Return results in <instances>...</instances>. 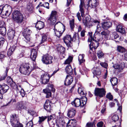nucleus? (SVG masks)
I'll use <instances>...</instances> for the list:
<instances>
[{
	"instance_id": "obj_1",
	"label": "nucleus",
	"mask_w": 127,
	"mask_h": 127,
	"mask_svg": "<svg viewBox=\"0 0 127 127\" xmlns=\"http://www.w3.org/2000/svg\"><path fill=\"white\" fill-rule=\"evenodd\" d=\"M80 4L79 6L80 11L81 13V16L84 17V13L83 7L84 6H87L92 8H95L98 5V0H80Z\"/></svg>"
},
{
	"instance_id": "obj_2",
	"label": "nucleus",
	"mask_w": 127,
	"mask_h": 127,
	"mask_svg": "<svg viewBox=\"0 0 127 127\" xmlns=\"http://www.w3.org/2000/svg\"><path fill=\"white\" fill-rule=\"evenodd\" d=\"M1 8H2V9L0 15L3 18H5L8 17L12 11L11 7L7 5H5L3 7L2 6H0V9H1Z\"/></svg>"
},
{
	"instance_id": "obj_3",
	"label": "nucleus",
	"mask_w": 127,
	"mask_h": 127,
	"mask_svg": "<svg viewBox=\"0 0 127 127\" xmlns=\"http://www.w3.org/2000/svg\"><path fill=\"white\" fill-rule=\"evenodd\" d=\"M12 18L14 21L18 23H21L23 20L22 14L19 11H15L12 14Z\"/></svg>"
},
{
	"instance_id": "obj_4",
	"label": "nucleus",
	"mask_w": 127,
	"mask_h": 127,
	"mask_svg": "<svg viewBox=\"0 0 127 127\" xmlns=\"http://www.w3.org/2000/svg\"><path fill=\"white\" fill-rule=\"evenodd\" d=\"M21 73L25 75H28L31 71L30 65L28 64H25L21 66L19 69Z\"/></svg>"
},
{
	"instance_id": "obj_5",
	"label": "nucleus",
	"mask_w": 127,
	"mask_h": 127,
	"mask_svg": "<svg viewBox=\"0 0 127 127\" xmlns=\"http://www.w3.org/2000/svg\"><path fill=\"white\" fill-rule=\"evenodd\" d=\"M48 88L43 90V92L46 94V97L48 98L51 97V91L54 92L55 89L53 88V86L52 84H48L47 85Z\"/></svg>"
},
{
	"instance_id": "obj_6",
	"label": "nucleus",
	"mask_w": 127,
	"mask_h": 127,
	"mask_svg": "<svg viewBox=\"0 0 127 127\" xmlns=\"http://www.w3.org/2000/svg\"><path fill=\"white\" fill-rule=\"evenodd\" d=\"M52 57L48 54L43 55L42 57V61L45 64H47L52 63Z\"/></svg>"
},
{
	"instance_id": "obj_7",
	"label": "nucleus",
	"mask_w": 127,
	"mask_h": 127,
	"mask_svg": "<svg viewBox=\"0 0 127 127\" xmlns=\"http://www.w3.org/2000/svg\"><path fill=\"white\" fill-rule=\"evenodd\" d=\"M106 93V92L105 89L103 88H96L95 90V95L100 97H102L104 96Z\"/></svg>"
},
{
	"instance_id": "obj_8",
	"label": "nucleus",
	"mask_w": 127,
	"mask_h": 127,
	"mask_svg": "<svg viewBox=\"0 0 127 127\" xmlns=\"http://www.w3.org/2000/svg\"><path fill=\"white\" fill-rule=\"evenodd\" d=\"M57 12L55 11L51 12L50 15L48 19V22L51 25H54L56 21Z\"/></svg>"
},
{
	"instance_id": "obj_9",
	"label": "nucleus",
	"mask_w": 127,
	"mask_h": 127,
	"mask_svg": "<svg viewBox=\"0 0 127 127\" xmlns=\"http://www.w3.org/2000/svg\"><path fill=\"white\" fill-rule=\"evenodd\" d=\"M50 77L48 74L45 73L41 76V82L42 84H46L49 81Z\"/></svg>"
},
{
	"instance_id": "obj_10",
	"label": "nucleus",
	"mask_w": 127,
	"mask_h": 127,
	"mask_svg": "<svg viewBox=\"0 0 127 127\" xmlns=\"http://www.w3.org/2000/svg\"><path fill=\"white\" fill-rule=\"evenodd\" d=\"M29 103L26 101H21L17 103V108L18 109L21 110L23 109H26L28 107V105Z\"/></svg>"
},
{
	"instance_id": "obj_11",
	"label": "nucleus",
	"mask_w": 127,
	"mask_h": 127,
	"mask_svg": "<svg viewBox=\"0 0 127 127\" xmlns=\"http://www.w3.org/2000/svg\"><path fill=\"white\" fill-rule=\"evenodd\" d=\"M88 42L90 43L89 46L91 50H92L93 48L94 49H96L99 46L98 41L96 40H88Z\"/></svg>"
},
{
	"instance_id": "obj_12",
	"label": "nucleus",
	"mask_w": 127,
	"mask_h": 127,
	"mask_svg": "<svg viewBox=\"0 0 127 127\" xmlns=\"http://www.w3.org/2000/svg\"><path fill=\"white\" fill-rule=\"evenodd\" d=\"M52 103L48 99L46 100L44 107V108L47 111L50 112L51 109Z\"/></svg>"
},
{
	"instance_id": "obj_13",
	"label": "nucleus",
	"mask_w": 127,
	"mask_h": 127,
	"mask_svg": "<svg viewBox=\"0 0 127 127\" xmlns=\"http://www.w3.org/2000/svg\"><path fill=\"white\" fill-rule=\"evenodd\" d=\"M10 122L12 126V124L15 125L18 121V117L16 114L12 115L10 118Z\"/></svg>"
},
{
	"instance_id": "obj_14",
	"label": "nucleus",
	"mask_w": 127,
	"mask_h": 127,
	"mask_svg": "<svg viewBox=\"0 0 127 127\" xmlns=\"http://www.w3.org/2000/svg\"><path fill=\"white\" fill-rule=\"evenodd\" d=\"M73 81V77L70 75H68L66 76L64 81V85L66 86L70 85L72 83Z\"/></svg>"
},
{
	"instance_id": "obj_15",
	"label": "nucleus",
	"mask_w": 127,
	"mask_h": 127,
	"mask_svg": "<svg viewBox=\"0 0 127 127\" xmlns=\"http://www.w3.org/2000/svg\"><path fill=\"white\" fill-rule=\"evenodd\" d=\"M30 30L27 29H25L23 32V36L26 40H29L30 38Z\"/></svg>"
},
{
	"instance_id": "obj_16",
	"label": "nucleus",
	"mask_w": 127,
	"mask_h": 127,
	"mask_svg": "<svg viewBox=\"0 0 127 127\" xmlns=\"http://www.w3.org/2000/svg\"><path fill=\"white\" fill-rule=\"evenodd\" d=\"M38 49H32L31 51V58L33 61H35L37 55Z\"/></svg>"
},
{
	"instance_id": "obj_17",
	"label": "nucleus",
	"mask_w": 127,
	"mask_h": 127,
	"mask_svg": "<svg viewBox=\"0 0 127 127\" xmlns=\"http://www.w3.org/2000/svg\"><path fill=\"white\" fill-rule=\"evenodd\" d=\"M76 113V111L74 108H71L68 110L67 116L69 118H71L74 116Z\"/></svg>"
},
{
	"instance_id": "obj_18",
	"label": "nucleus",
	"mask_w": 127,
	"mask_h": 127,
	"mask_svg": "<svg viewBox=\"0 0 127 127\" xmlns=\"http://www.w3.org/2000/svg\"><path fill=\"white\" fill-rule=\"evenodd\" d=\"M92 23H95L97 25V28L95 32V33H99L101 31V28L99 25V22L97 20H93L92 21Z\"/></svg>"
},
{
	"instance_id": "obj_19",
	"label": "nucleus",
	"mask_w": 127,
	"mask_h": 127,
	"mask_svg": "<svg viewBox=\"0 0 127 127\" xmlns=\"http://www.w3.org/2000/svg\"><path fill=\"white\" fill-rule=\"evenodd\" d=\"M124 67V65L123 64H115L113 66V67L119 72L122 71Z\"/></svg>"
},
{
	"instance_id": "obj_20",
	"label": "nucleus",
	"mask_w": 127,
	"mask_h": 127,
	"mask_svg": "<svg viewBox=\"0 0 127 127\" xmlns=\"http://www.w3.org/2000/svg\"><path fill=\"white\" fill-rule=\"evenodd\" d=\"M102 25L103 28L104 29L107 30L111 27L112 23L110 22H106L103 23Z\"/></svg>"
},
{
	"instance_id": "obj_21",
	"label": "nucleus",
	"mask_w": 127,
	"mask_h": 127,
	"mask_svg": "<svg viewBox=\"0 0 127 127\" xmlns=\"http://www.w3.org/2000/svg\"><path fill=\"white\" fill-rule=\"evenodd\" d=\"M9 89V87L6 84H4L2 85H0V90L3 94L6 92Z\"/></svg>"
},
{
	"instance_id": "obj_22",
	"label": "nucleus",
	"mask_w": 127,
	"mask_h": 127,
	"mask_svg": "<svg viewBox=\"0 0 127 127\" xmlns=\"http://www.w3.org/2000/svg\"><path fill=\"white\" fill-rule=\"evenodd\" d=\"M75 107H78L80 106L81 107V102L80 99L78 98H76L74 101L71 103Z\"/></svg>"
},
{
	"instance_id": "obj_23",
	"label": "nucleus",
	"mask_w": 127,
	"mask_h": 127,
	"mask_svg": "<svg viewBox=\"0 0 127 127\" xmlns=\"http://www.w3.org/2000/svg\"><path fill=\"white\" fill-rule=\"evenodd\" d=\"M76 124L75 120H70L69 121L66 126V127H74Z\"/></svg>"
},
{
	"instance_id": "obj_24",
	"label": "nucleus",
	"mask_w": 127,
	"mask_h": 127,
	"mask_svg": "<svg viewBox=\"0 0 127 127\" xmlns=\"http://www.w3.org/2000/svg\"><path fill=\"white\" fill-rule=\"evenodd\" d=\"M58 23L60 25H61V24L60 22H58L57 23L55 24L54 26V32H55V33L57 36L59 38L62 35V33L61 32V31H57L56 29H55V27L56 26V25Z\"/></svg>"
},
{
	"instance_id": "obj_25",
	"label": "nucleus",
	"mask_w": 127,
	"mask_h": 127,
	"mask_svg": "<svg viewBox=\"0 0 127 127\" xmlns=\"http://www.w3.org/2000/svg\"><path fill=\"white\" fill-rule=\"evenodd\" d=\"M116 30L117 32L122 34H125L126 33L124 29L123 28L122 26L121 25L117 26Z\"/></svg>"
},
{
	"instance_id": "obj_26",
	"label": "nucleus",
	"mask_w": 127,
	"mask_h": 127,
	"mask_svg": "<svg viewBox=\"0 0 127 127\" xmlns=\"http://www.w3.org/2000/svg\"><path fill=\"white\" fill-rule=\"evenodd\" d=\"M44 27V23L43 22L39 21L37 22L35 25L36 27L39 30L42 29Z\"/></svg>"
},
{
	"instance_id": "obj_27",
	"label": "nucleus",
	"mask_w": 127,
	"mask_h": 127,
	"mask_svg": "<svg viewBox=\"0 0 127 127\" xmlns=\"http://www.w3.org/2000/svg\"><path fill=\"white\" fill-rule=\"evenodd\" d=\"M7 82L8 84L12 87H13L16 85L15 83L13 81L12 79L10 77L8 76L6 78Z\"/></svg>"
},
{
	"instance_id": "obj_28",
	"label": "nucleus",
	"mask_w": 127,
	"mask_h": 127,
	"mask_svg": "<svg viewBox=\"0 0 127 127\" xmlns=\"http://www.w3.org/2000/svg\"><path fill=\"white\" fill-rule=\"evenodd\" d=\"M65 71L67 74H72V69L71 66L69 65H68L65 68Z\"/></svg>"
},
{
	"instance_id": "obj_29",
	"label": "nucleus",
	"mask_w": 127,
	"mask_h": 127,
	"mask_svg": "<svg viewBox=\"0 0 127 127\" xmlns=\"http://www.w3.org/2000/svg\"><path fill=\"white\" fill-rule=\"evenodd\" d=\"M15 32L14 31H11L10 32L7 33V35L9 40L13 39L14 36Z\"/></svg>"
},
{
	"instance_id": "obj_30",
	"label": "nucleus",
	"mask_w": 127,
	"mask_h": 127,
	"mask_svg": "<svg viewBox=\"0 0 127 127\" xmlns=\"http://www.w3.org/2000/svg\"><path fill=\"white\" fill-rule=\"evenodd\" d=\"M57 49L59 52L63 54L64 53L65 50V48L60 45H59L58 46Z\"/></svg>"
},
{
	"instance_id": "obj_31",
	"label": "nucleus",
	"mask_w": 127,
	"mask_h": 127,
	"mask_svg": "<svg viewBox=\"0 0 127 127\" xmlns=\"http://www.w3.org/2000/svg\"><path fill=\"white\" fill-rule=\"evenodd\" d=\"M16 47L15 46H13L12 47H10V48L8 49L7 51V54L9 56H11L13 52L14 51Z\"/></svg>"
},
{
	"instance_id": "obj_32",
	"label": "nucleus",
	"mask_w": 127,
	"mask_h": 127,
	"mask_svg": "<svg viewBox=\"0 0 127 127\" xmlns=\"http://www.w3.org/2000/svg\"><path fill=\"white\" fill-rule=\"evenodd\" d=\"M101 73V72L98 69H96V70L94 69L93 71V74L98 78L99 77Z\"/></svg>"
},
{
	"instance_id": "obj_33",
	"label": "nucleus",
	"mask_w": 127,
	"mask_h": 127,
	"mask_svg": "<svg viewBox=\"0 0 127 127\" xmlns=\"http://www.w3.org/2000/svg\"><path fill=\"white\" fill-rule=\"evenodd\" d=\"M84 55L82 54L78 56V60L80 64L83 63L85 61V60L84 59Z\"/></svg>"
},
{
	"instance_id": "obj_34",
	"label": "nucleus",
	"mask_w": 127,
	"mask_h": 127,
	"mask_svg": "<svg viewBox=\"0 0 127 127\" xmlns=\"http://www.w3.org/2000/svg\"><path fill=\"white\" fill-rule=\"evenodd\" d=\"M110 81L113 86L116 85L118 83L117 79L115 77H114L111 78Z\"/></svg>"
},
{
	"instance_id": "obj_35",
	"label": "nucleus",
	"mask_w": 127,
	"mask_h": 127,
	"mask_svg": "<svg viewBox=\"0 0 127 127\" xmlns=\"http://www.w3.org/2000/svg\"><path fill=\"white\" fill-rule=\"evenodd\" d=\"M73 57L71 56H69L68 58L65 61L64 64H69L72 62Z\"/></svg>"
},
{
	"instance_id": "obj_36",
	"label": "nucleus",
	"mask_w": 127,
	"mask_h": 127,
	"mask_svg": "<svg viewBox=\"0 0 127 127\" xmlns=\"http://www.w3.org/2000/svg\"><path fill=\"white\" fill-rule=\"evenodd\" d=\"M65 123V122L64 120H61L57 125L59 127H64V126Z\"/></svg>"
},
{
	"instance_id": "obj_37",
	"label": "nucleus",
	"mask_w": 127,
	"mask_h": 127,
	"mask_svg": "<svg viewBox=\"0 0 127 127\" xmlns=\"http://www.w3.org/2000/svg\"><path fill=\"white\" fill-rule=\"evenodd\" d=\"M109 32L108 31H103L101 32V34L105 38L108 37V36Z\"/></svg>"
},
{
	"instance_id": "obj_38",
	"label": "nucleus",
	"mask_w": 127,
	"mask_h": 127,
	"mask_svg": "<svg viewBox=\"0 0 127 127\" xmlns=\"http://www.w3.org/2000/svg\"><path fill=\"white\" fill-rule=\"evenodd\" d=\"M82 102L81 105V107H83L86 104L87 101V98L85 96H84L81 99Z\"/></svg>"
},
{
	"instance_id": "obj_39",
	"label": "nucleus",
	"mask_w": 127,
	"mask_h": 127,
	"mask_svg": "<svg viewBox=\"0 0 127 127\" xmlns=\"http://www.w3.org/2000/svg\"><path fill=\"white\" fill-rule=\"evenodd\" d=\"M85 21L84 22H83L84 25L85 26L87 27L88 28H90L92 26V25L91 23V22L89 21V22H86Z\"/></svg>"
},
{
	"instance_id": "obj_40",
	"label": "nucleus",
	"mask_w": 127,
	"mask_h": 127,
	"mask_svg": "<svg viewBox=\"0 0 127 127\" xmlns=\"http://www.w3.org/2000/svg\"><path fill=\"white\" fill-rule=\"evenodd\" d=\"M6 29L4 27L0 28V34L4 35L6 34Z\"/></svg>"
},
{
	"instance_id": "obj_41",
	"label": "nucleus",
	"mask_w": 127,
	"mask_h": 127,
	"mask_svg": "<svg viewBox=\"0 0 127 127\" xmlns=\"http://www.w3.org/2000/svg\"><path fill=\"white\" fill-rule=\"evenodd\" d=\"M42 40H47L50 39V37L49 35L47 34H43L41 35Z\"/></svg>"
},
{
	"instance_id": "obj_42",
	"label": "nucleus",
	"mask_w": 127,
	"mask_h": 127,
	"mask_svg": "<svg viewBox=\"0 0 127 127\" xmlns=\"http://www.w3.org/2000/svg\"><path fill=\"white\" fill-rule=\"evenodd\" d=\"M8 71V69L7 68L6 70L5 71V74L3 76L1 77L0 78V81L2 80H3L5 79L6 77L7 76V74Z\"/></svg>"
},
{
	"instance_id": "obj_43",
	"label": "nucleus",
	"mask_w": 127,
	"mask_h": 127,
	"mask_svg": "<svg viewBox=\"0 0 127 127\" xmlns=\"http://www.w3.org/2000/svg\"><path fill=\"white\" fill-rule=\"evenodd\" d=\"M117 50L118 52L123 53L125 51V49L123 47L120 46L117 47Z\"/></svg>"
},
{
	"instance_id": "obj_44",
	"label": "nucleus",
	"mask_w": 127,
	"mask_h": 127,
	"mask_svg": "<svg viewBox=\"0 0 127 127\" xmlns=\"http://www.w3.org/2000/svg\"><path fill=\"white\" fill-rule=\"evenodd\" d=\"M88 35H89L90 37H89L88 40H95V39L96 38V37L94 36H93V33L92 32H89L88 33Z\"/></svg>"
},
{
	"instance_id": "obj_45",
	"label": "nucleus",
	"mask_w": 127,
	"mask_h": 127,
	"mask_svg": "<svg viewBox=\"0 0 127 127\" xmlns=\"http://www.w3.org/2000/svg\"><path fill=\"white\" fill-rule=\"evenodd\" d=\"M47 117L46 116L39 117V120L38 121V123L39 124H40L45 119H47Z\"/></svg>"
},
{
	"instance_id": "obj_46",
	"label": "nucleus",
	"mask_w": 127,
	"mask_h": 127,
	"mask_svg": "<svg viewBox=\"0 0 127 127\" xmlns=\"http://www.w3.org/2000/svg\"><path fill=\"white\" fill-rule=\"evenodd\" d=\"M65 43L66 44V46L68 47H71L72 44L70 40H64Z\"/></svg>"
},
{
	"instance_id": "obj_47",
	"label": "nucleus",
	"mask_w": 127,
	"mask_h": 127,
	"mask_svg": "<svg viewBox=\"0 0 127 127\" xmlns=\"http://www.w3.org/2000/svg\"><path fill=\"white\" fill-rule=\"evenodd\" d=\"M13 127H23V125L20 123L18 121L15 124H12Z\"/></svg>"
},
{
	"instance_id": "obj_48",
	"label": "nucleus",
	"mask_w": 127,
	"mask_h": 127,
	"mask_svg": "<svg viewBox=\"0 0 127 127\" xmlns=\"http://www.w3.org/2000/svg\"><path fill=\"white\" fill-rule=\"evenodd\" d=\"M27 8L29 11L31 12L33 10V8L32 4L29 3L28 4L27 6Z\"/></svg>"
},
{
	"instance_id": "obj_49",
	"label": "nucleus",
	"mask_w": 127,
	"mask_h": 127,
	"mask_svg": "<svg viewBox=\"0 0 127 127\" xmlns=\"http://www.w3.org/2000/svg\"><path fill=\"white\" fill-rule=\"evenodd\" d=\"M112 120L114 122L117 121L119 119L118 116L116 115H114L112 117Z\"/></svg>"
},
{
	"instance_id": "obj_50",
	"label": "nucleus",
	"mask_w": 127,
	"mask_h": 127,
	"mask_svg": "<svg viewBox=\"0 0 127 127\" xmlns=\"http://www.w3.org/2000/svg\"><path fill=\"white\" fill-rule=\"evenodd\" d=\"M70 27L71 29L72 30L74 27V20L73 19L70 20Z\"/></svg>"
},
{
	"instance_id": "obj_51",
	"label": "nucleus",
	"mask_w": 127,
	"mask_h": 127,
	"mask_svg": "<svg viewBox=\"0 0 127 127\" xmlns=\"http://www.w3.org/2000/svg\"><path fill=\"white\" fill-rule=\"evenodd\" d=\"M97 56H98V58H101L103 57V54L102 52L100 51H98L97 52Z\"/></svg>"
},
{
	"instance_id": "obj_52",
	"label": "nucleus",
	"mask_w": 127,
	"mask_h": 127,
	"mask_svg": "<svg viewBox=\"0 0 127 127\" xmlns=\"http://www.w3.org/2000/svg\"><path fill=\"white\" fill-rule=\"evenodd\" d=\"M86 126L87 127H95V124L94 123H88L86 124Z\"/></svg>"
},
{
	"instance_id": "obj_53",
	"label": "nucleus",
	"mask_w": 127,
	"mask_h": 127,
	"mask_svg": "<svg viewBox=\"0 0 127 127\" xmlns=\"http://www.w3.org/2000/svg\"><path fill=\"white\" fill-rule=\"evenodd\" d=\"M106 98L110 100H111L113 99V96L110 93H109L107 94L106 96Z\"/></svg>"
},
{
	"instance_id": "obj_54",
	"label": "nucleus",
	"mask_w": 127,
	"mask_h": 127,
	"mask_svg": "<svg viewBox=\"0 0 127 127\" xmlns=\"http://www.w3.org/2000/svg\"><path fill=\"white\" fill-rule=\"evenodd\" d=\"M78 92L79 94L81 95H85V94L84 93L81 87L79 88L78 89Z\"/></svg>"
},
{
	"instance_id": "obj_55",
	"label": "nucleus",
	"mask_w": 127,
	"mask_h": 127,
	"mask_svg": "<svg viewBox=\"0 0 127 127\" xmlns=\"http://www.w3.org/2000/svg\"><path fill=\"white\" fill-rule=\"evenodd\" d=\"M100 64L102 67L105 68H106L108 66V64L105 63L101 62L100 63Z\"/></svg>"
},
{
	"instance_id": "obj_56",
	"label": "nucleus",
	"mask_w": 127,
	"mask_h": 127,
	"mask_svg": "<svg viewBox=\"0 0 127 127\" xmlns=\"http://www.w3.org/2000/svg\"><path fill=\"white\" fill-rule=\"evenodd\" d=\"M32 121H30L27 124L26 127H32Z\"/></svg>"
},
{
	"instance_id": "obj_57",
	"label": "nucleus",
	"mask_w": 127,
	"mask_h": 127,
	"mask_svg": "<svg viewBox=\"0 0 127 127\" xmlns=\"http://www.w3.org/2000/svg\"><path fill=\"white\" fill-rule=\"evenodd\" d=\"M71 37L70 35H66L63 38V40H71Z\"/></svg>"
},
{
	"instance_id": "obj_58",
	"label": "nucleus",
	"mask_w": 127,
	"mask_h": 127,
	"mask_svg": "<svg viewBox=\"0 0 127 127\" xmlns=\"http://www.w3.org/2000/svg\"><path fill=\"white\" fill-rule=\"evenodd\" d=\"M103 125V123L102 121L99 122L97 124V126L98 127H102Z\"/></svg>"
},
{
	"instance_id": "obj_59",
	"label": "nucleus",
	"mask_w": 127,
	"mask_h": 127,
	"mask_svg": "<svg viewBox=\"0 0 127 127\" xmlns=\"http://www.w3.org/2000/svg\"><path fill=\"white\" fill-rule=\"evenodd\" d=\"M23 89L21 87L20 85H19L17 87L16 91L17 92H19Z\"/></svg>"
},
{
	"instance_id": "obj_60",
	"label": "nucleus",
	"mask_w": 127,
	"mask_h": 127,
	"mask_svg": "<svg viewBox=\"0 0 127 127\" xmlns=\"http://www.w3.org/2000/svg\"><path fill=\"white\" fill-rule=\"evenodd\" d=\"M4 53V52L0 53V59H2L5 57Z\"/></svg>"
},
{
	"instance_id": "obj_61",
	"label": "nucleus",
	"mask_w": 127,
	"mask_h": 127,
	"mask_svg": "<svg viewBox=\"0 0 127 127\" xmlns=\"http://www.w3.org/2000/svg\"><path fill=\"white\" fill-rule=\"evenodd\" d=\"M86 32L85 30H83L81 32V36L82 37H83L85 36V33Z\"/></svg>"
},
{
	"instance_id": "obj_62",
	"label": "nucleus",
	"mask_w": 127,
	"mask_h": 127,
	"mask_svg": "<svg viewBox=\"0 0 127 127\" xmlns=\"http://www.w3.org/2000/svg\"><path fill=\"white\" fill-rule=\"evenodd\" d=\"M20 93V94L22 97H24L25 95L24 91L23 89L20 92H19Z\"/></svg>"
},
{
	"instance_id": "obj_63",
	"label": "nucleus",
	"mask_w": 127,
	"mask_h": 127,
	"mask_svg": "<svg viewBox=\"0 0 127 127\" xmlns=\"http://www.w3.org/2000/svg\"><path fill=\"white\" fill-rule=\"evenodd\" d=\"M4 23L2 21H0V28L4 27Z\"/></svg>"
},
{
	"instance_id": "obj_64",
	"label": "nucleus",
	"mask_w": 127,
	"mask_h": 127,
	"mask_svg": "<svg viewBox=\"0 0 127 127\" xmlns=\"http://www.w3.org/2000/svg\"><path fill=\"white\" fill-rule=\"evenodd\" d=\"M49 4L48 3L45 2L43 6L46 7L48 9H49Z\"/></svg>"
}]
</instances>
